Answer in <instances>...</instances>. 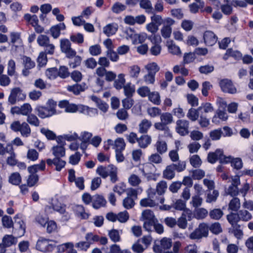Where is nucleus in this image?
Returning a JSON list of instances; mask_svg holds the SVG:
<instances>
[{
	"label": "nucleus",
	"mask_w": 253,
	"mask_h": 253,
	"mask_svg": "<svg viewBox=\"0 0 253 253\" xmlns=\"http://www.w3.org/2000/svg\"><path fill=\"white\" fill-rule=\"evenodd\" d=\"M14 224L11 217L4 215L1 220L3 226L7 228L13 227V233L17 237L23 236L25 233L26 226L22 218L21 214H17L14 216Z\"/></svg>",
	"instance_id": "nucleus-1"
},
{
	"label": "nucleus",
	"mask_w": 253,
	"mask_h": 253,
	"mask_svg": "<svg viewBox=\"0 0 253 253\" xmlns=\"http://www.w3.org/2000/svg\"><path fill=\"white\" fill-rule=\"evenodd\" d=\"M56 102L52 99H49L46 103V106L39 105L35 110L40 118L45 119L56 114Z\"/></svg>",
	"instance_id": "nucleus-2"
},
{
	"label": "nucleus",
	"mask_w": 253,
	"mask_h": 253,
	"mask_svg": "<svg viewBox=\"0 0 253 253\" xmlns=\"http://www.w3.org/2000/svg\"><path fill=\"white\" fill-rule=\"evenodd\" d=\"M96 171L103 178H105L109 176L112 183H115L118 180L117 168L112 165L107 167L99 166L97 168Z\"/></svg>",
	"instance_id": "nucleus-3"
},
{
	"label": "nucleus",
	"mask_w": 253,
	"mask_h": 253,
	"mask_svg": "<svg viewBox=\"0 0 253 253\" xmlns=\"http://www.w3.org/2000/svg\"><path fill=\"white\" fill-rule=\"evenodd\" d=\"M154 190L151 189L148 192V197L142 199L140 202V205L143 207H154L158 204V202L163 204L165 199L163 197H161L160 199L156 198V193L153 191Z\"/></svg>",
	"instance_id": "nucleus-4"
},
{
	"label": "nucleus",
	"mask_w": 253,
	"mask_h": 253,
	"mask_svg": "<svg viewBox=\"0 0 253 253\" xmlns=\"http://www.w3.org/2000/svg\"><path fill=\"white\" fill-rule=\"evenodd\" d=\"M175 23V21L171 18L167 17L164 19V24L161 29L162 37L165 39L170 37L172 33V26Z\"/></svg>",
	"instance_id": "nucleus-5"
},
{
	"label": "nucleus",
	"mask_w": 253,
	"mask_h": 253,
	"mask_svg": "<svg viewBox=\"0 0 253 253\" xmlns=\"http://www.w3.org/2000/svg\"><path fill=\"white\" fill-rule=\"evenodd\" d=\"M51 242H52L51 240L40 237L37 242V250L42 252L52 251L54 245L50 243Z\"/></svg>",
	"instance_id": "nucleus-6"
},
{
	"label": "nucleus",
	"mask_w": 253,
	"mask_h": 253,
	"mask_svg": "<svg viewBox=\"0 0 253 253\" xmlns=\"http://www.w3.org/2000/svg\"><path fill=\"white\" fill-rule=\"evenodd\" d=\"M189 123L185 120H178L176 122V131L181 136H185L189 133Z\"/></svg>",
	"instance_id": "nucleus-7"
},
{
	"label": "nucleus",
	"mask_w": 253,
	"mask_h": 253,
	"mask_svg": "<svg viewBox=\"0 0 253 253\" xmlns=\"http://www.w3.org/2000/svg\"><path fill=\"white\" fill-rule=\"evenodd\" d=\"M231 185L226 190V193L232 197L237 196L239 192L238 185L240 184V178L238 176H235L231 178Z\"/></svg>",
	"instance_id": "nucleus-8"
},
{
	"label": "nucleus",
	"mask_w": 253,
	"mask_h": 253,
	"mask_svg": "<svg viewBox=\"0 0 253 253\" xmlns=\"http://www.w3.org/2000/svg\"><path fill=\"white\" fill-rule=\"evenodd\" d=\"M219 85L221 90L224 92L233 94L237 92L236 87L230 80L226 79L221 80Z\"/></svg>",
	"instance_id": "nucleus-9"
},
{
	"label": "nucleus",
	"mask_w": 253,
	"mask_h": 253,
	"mask_svg": "<svg viewBox=\"0 0 253 253\" xmlns=\"http://www.w3.org/2000/svg\"><path fill=\"white\" fill-rule=\"evenodd\" d=\"M172 246V241L171 239L166 237L163 238L160 241V245L154 246V251L156 253H163V250H168Z\"/></svg>",
	"instance_id": "nucleus-10"
},
{
	"label": "nucleus",
	"mask_w": 253,
	"mask_h": 253,
	"mask_svg": "<svg viewBox=\"0 0 253 253\" xmlns=\"http://www.w3.org/2000/svg\"><path fill=\"white\" fill-rule=\"evenodd\" d=\"M204 39L206 45L212 46L216 42L217 37L212 32L207 31L204 34Z\"/></svg>",
	"instance_id": "nucleus-11"
},
{
	"label": "nucleus",
	"mask_w": 253,
	"mask_h": 253,
	"mask_svg": "<svg viewBox=\"0 0 253 253\" xmlns=\"http://www.w3.org/2000/svg\"><path fill=\"white\" fill-rule=\"evenodd\" d=\"M106 201L101 195H95L93 196L92 206L95 209H98L105 206Z\"/></svg>",
	"instance_id": "nucleus-12"
},
{
	"label": "nucleus",
	"mask_w": 253,
	"mask_h": 253,
	"mask_svg": "<svg viewBox=\"0 0 253 253\" xmlns=\"http://www.w3.org/2000/svg\"><path fill=\"white\" fill-rule=\"evenodd\" d=\"M52 208L56 211L59 212L60 214H65L64 216L65 217V220H68L70 216L68 213L66 212L65 206L57 201H53L52 203Z\"/></svg>",
	"instance_id": "nucleus-13"
},
{
	"label": "nucleus",
	"mask_w": 253,
	"mask_h": 253,
	"mask_svg": "<svg viewBox=\"0 0 253 253\" xmlns=\"http://www.w3.org/2000/svg\"><path fill=\"white\" fill-rule=\"evenodd\" d=\"M22 95V97L24 96V93L19 87H16L12 89L10 94L8 97V102L11 104H14L17 100L18 101V95Z\"/></svg>",
	"instance_id": "nucleus-14"
},
{
	"label": "nucleus",
	"mask_w": 253,
	"mask_h": 253,
	"mask_svg": "<svg viewBox=\"0 0 253 253\" xmlns=\"http://www.w3.org/2000/svg\"><path fill=\"white\" fill-rule=\"evenodd\" d=\"M166 45L168 49V51L173 55H180L181 54L180 47L175 44L172 40H168L166 42Z\"/></svg>",
	"instance_id": "nucleus-15"
},
{
	"label": "nucleus",
	"mask_w": 253,
	"mask_h": 253,
	"mask_svg": "<svg viewBox=\"0 0 253 253\" xmlns=\"http://www.w3.org/2000/svg\"><path fill=\"white\" fill-rule=\"evenodd\" d=\"M108 145H112L115 151L123 150L125 148V143L123 138H119L114 142L111 139H108L107 141Z\"/></svg>",
	"instance_id": "nucleus-16"
},
{
	"label": "nucleus",
	"mask_w": 253,
	"mask_h": 253,
	"mask_svg": "<svg viewBox=\"0 0 253 253\" xmlns=\"http://www.w3.org/2000/svg\"><path fill=\"white\" fill-rule=\"evenodd\" d=\"M66 26L64 23H60L52 26L50 29L51 36L54 39H57L60 35V31L65 30Z\"/></svg>",
	"instance_id": "nucleus-17"
},
{
	"label": "nucleus",
	"mask_w": 253,
	"mask_h": 253,
	"mask_svg": "<svg viewBox=\"0 0 253 253\" xmlns=\"http://www.w3.org/2000/svg\"><path fill=\"white\" fill-rule=\"evenodd\" d=\"M118 29V24L112 23L107 24L103 28V33L108 37L114 35Z\"/></svg>",
	"instance_id": "nucleus-18"
},
{
	"label": "nucleus",
	"mask_w": 253,
	"mask_h": 253,
	"mask_svg": "<svg viewBox=\"0 0 253 253\" xmlns=\"http://www.w3.org/2000/svg\"><path fill=\"white\" fill-rule=\"evenodd\" d=\"M45 169V161L42 160L39 164L34 165L28 168V170L30 174H36L39 171H43Z\"/></svg>",
	"instance_id": "nucleus-19"
},
{
	"label": "nucleus",
	"mask_w": 253,
	"mask_h": 253,
	"mask_svg": "<svg viewBox=\"0 0 253 253\" xmlns=\"http://www.w3.org/2000/svg\"><path fill=\"white\" fill-rule=\"evenodd\" d=\"M75 213L78 217L86 219L88 218L89 214L85 211L84 207L82 205H77L74 208Z\"/></svg>",
	"instance_id": "nucleus-20"
},
{
	"label": "nucleus",
	"mask_w": 253,
	"mask_h": 253,
	"mask_svg": "<svg viewBox=\"0 0 253 253\" xmlns=\"http://www.w3.org/2000/svg\"><path fill=\"white\" fill-rule=\"evenodd\" d=\"M63 144L61 145L53 146L52 148V154L55 156V158H61L65 155V149L63 146Z\"/></svg>",
	"instance_id": "nucleus-21"
},
{
	"label": "nucleus",
	"mask_w": 253,
	"mask_h": 253,
	"mask_svg": "<svg viewBox=\"0 0 253 253\" xmlns=\"http://www.w3.org/2000/svg\"><path fill=\"white\" fill-rule=\"evenodd\" d=\"M139 6L141 8L144 9L147 13H154L152 4L149 0H140Z\"/></svg>",
	"instance_id": "nucleus-22"
},
{
	"label": "nucleus",
	"mask_w": 253,
	"mask_h": 253,
	"mask_svg": "<svg viewBox=\"0 0 253 253\" xmlns=\"http://www.w3.org/2000/svg\"><path fill=\"white\" fill-rule=\"evenodd\" d=\"M163 177L168 180L173 179L175 176V170L173 166L169 165L166 168L163 172Z\"/></svg>",
	"instance_id": "nucleus-23"
},
{
	"label": "nucleus",
	"mask_w": 253,
	"mask_h": 253,
	"mask_svg": "<svg viewBox=\"0 0 253 253\" xmlns=\"http://www.w3.org/2000/svg\"><path fill=\"white\" fill-rule=\"evenodd\" d=\"M137 142L142 148H146L151 142V137L148 135H143L137 139Z\"/></svg>",
	"instance_id": "nucleus-24"
},
{
	"label": "nucleus",
	"mask_w": 253,
	"mask_h": 253,
	"mask_svg": "<svg viewBox=\"0 0 253 253\" xmlns=\"http://www.w3.org/2000/svg\"><path fill=\"white\" fill-rule=\"evenodd\" d=\"M152 126L151 121L143 119L139 124L138 131L140 133H147L148 129L150 128Z\"/></svg>",
	"instance_id": "nucleus-25"
},
{
	"label": "nucleus",
	"mask_w": 253,
	"mask_h": 253,
	"mask_svg": "<svg viewBox=\"0 0 253 253\" xmlns=\"http://www.w3.org/2000/svg\"><path fill=\"white\" fill-rule=\"evenodd\" d=\"M198 108L200 115H205V114L212 112L213 110L211 104L208 102L202 104Z\"/></svg>",
	"instance_id": "nucleus-26"
},
{
	"label": "nucleus",
	"mask_w": 253,
	"mask_h": 253,
	"mask_svg": "<svg viewBox=\"0 0 253 253\" xmlns=\"http://www.w3.org/2000/svg\"><path fill=\"white\" fill-rule=\"evenodd\" d=\"M155 147L159 154H163L167 152L168 148L167 144L165 141L158 140L155 144Z\"/></svg>",
	"instance_id": "nucleus-27"
},
{
	"label": "nucleus",
	"mask_w": 253,
	"mask_h": 253,
	"mask_svg": "<svg viewBox=\"0 0 253 253\" xmlns=\"http://www.w3.org/2000/svg\"><path fill=\"white\" fill-rule=\"evenodd\" d=\"M222 154V149H218L214 152L210 153L208 156L209 162L211 164L215 163L217 160H219V157Z\"/></svg>",
	"instance_id": "nucleus-28"
},
{
	"label": "nucleus",
	"mask_w": 253,
	"mask_h": 253,
	"mask_svg": "<svg viewBox=\"0 0 253 253\" xmlns=\"http://www.w3.org/2000/svg\"><path fill=\"white\" fill-rule=\"evenodd\" d=\"M17 242V238L12 235H6L3 238L2 243L6 248L9 247L12 245L15 244Z\"/></svg>",
	"instance_id": "nucleus-29"
},
{
	"label": "nucleus",
	"mask_w": 253,
	"mask_h": 253,
	"mask_svg": "<svg viewBox=\"0 0 253 253\" xmlns=\"http://www.w3.org/2000/svg\"><path fill=\"white\" fill-rule=\"evenodd\" d=\"M240 221H248L252 218V214L246 210H241L237 212Z\"/></svg>",
	"instance_id": "nucleus-30"
},
{
	"label": "nucleus",
	"mask_w": 253,
	"mask_h": 253,
	"mask_svg": "<svg viewBox=\"0 0 253 253\" xmlns=\"http://www.w3.org/2000/svg\"><path fill=\"white\" fill-rule=\"evenodd\" d=\"M157 219L153 213L150 210H145L141 213L140 220L141 221L151 220Z\"/></svg>",
	"instance_id": "nucleus-31"
},
{
	"label": "nucleus",
	"mask_w": 253,
	"mask_h": 253,
	"mask_svg": "<svg viewBox=\"0 0 253 253\" xmlns=\"http://www.w3.org/2000/svg\"><path fill=\"white\" fill-rule=\"evenodd\" d=\"M126 80L125 79V75L120 74L118 76V78L116 79L114 83V86L118 90H119L125 86Z\"/></svg>",
	"instance_id": "nucleus-32"
},
{
	"label": "nucleus",
	"mask_w": 253,
	"mask_h": 253,
	"mask_svg": "<svg viewBox=\"0 0 253 253\" xmlns=\"http://www.w3.org/2000/svg\"><path fill=\"white\" fill-rule=\"evenodd\" d=\"M168 188L167 183L164 180H161L156 185V192L159 196H162L165 194Z\"/></svg>",
	"instance_id": "nucleus-33"
},
{
	"label": "nucleus",
	"mask_w": 253,
	"mask_h": 253,
	"mask_svg": "<svg viewBox=\"0 0 253 253\" xmlns=\"http://www.w3.org/2000/svg\"><path fill=\"white\" fill-rule=\"evenodd\" d=\"M218 196L219 192L217 190H213L212 192L209 191L206 196V202L208 203L215 202Z\"/></svg>",
	"instance_id": "nucleus-34"
},
{
	"label": "nucleus",
	"mask_w": 253,
	"mask_h": 253,
	"mask_svg": "<svg viewBox=\"0 0 253 253\" xmlns=\"http://www.w3.org/2000/svg\"><path fill=\"white\" fill-rule=\"evenodd\" d=\"M122 231H119L117 229H112L109 232V236L110 239L114 242H118L121 240L120 234Z\"/></svg>",
	"instance_id": "nucleus-35"
},
{
	"label": "nucleus",
	"mask_w": 253,
	"mask_h": 253,
	"mask_svg": "<svg viewBox=\"0 0 253 253\" xmlns=\"http://www.w3.org/2000/svg\"><path fill=\"white\" fill-rule=\"evenodd\" d=\"M228 221L231 224L233 228L238 226V222L240 221L238 213H231L227 215Z\"/></svg>",
	"instance_id": "nucleus-36"
},
{
	"label": "nucleus",
	"mask_w": 253,
	"mask_h": 253,
	"mask_svg": "<svg viewBox=\"0 0 253 253\" xmlns=\"http://www.w3.org/2000/svg\"><path fill=\"white\" fill-rule=\"evenodd\" d=\"M129 75L130 78L136 79L140 73V68L137 65H132L128 68Z\"/></svg>",
	"instance_id": "nucleus-37"
},
{
	"label": "nucleus",
	"mask_w": 253,
	"mask_h": 253,
	"mask_svg": "<svg viewBox=\"0 0 253 253\" xmlns=\"http://www.w3.org/2000/svg\"><path fill=\"white\" fill-rule=\"evenodd\" d=\"M203 201V198L199 195H196L192 197L190 204L196 209L202 205Z\"/></svg>",
	"instance_id": "nucleus-38"
},
{
	"label": "nucleus",
	"mask_w": 253,
	"mask_h": 253,
	"mask_svg": "<svg viewBox=\"0 0 253 253\" xmlns=\"http://www.w3.org/2000/svg\"><path fill=\"white\" fill-rule=\"evenodd\" d=\"M208 214V211L205 208H197L194 211V216L198 219L205 218Z\"/></svg>",
	"instance_id": "nucleus-39"
},
{
	"label": "nucleus",
	"mask_w": 253,
	"mask_h": 253,
	"mask_svg": "<svg viewBox=\"0 0 253 253\" xmlns=\"http://www.w3.org/2000/svg\"><path fill=\"white\" fill-rule=\"evenodd\" d=\"M8 181L13 185H18L21 182V177L18 172H13L9 176Z\"/></svg>",
	"instance_id": "nucleus-40"
},
{
	"label": "nucleus",
	"mask_w": 253,
	"mask_h": 253,
	"mask_svg": "<svg viewBox=\"0 0 253 253\" xmlns=\"http://www.w3.org/2000/svg\"><path fill=\"white\" fill-rule=\"evenodd\" d=\"M126 6L120 2H116L113 4L111 10L113 13L119 14L125 10Z\"/></svg>",
	"instance_id": "nucleus-41"
},
{
	"label": "nucleus",
	"mask_w": 253,
	"mask_h": 253,
	"mask_svg": "<svg viewBox=\"0 0 253 253\" xmlns=\"http://www.w3.org/2000/svg\"><path fill=\"white\" fill-rule=\"evenodd\" d=\"M223 215V211L220 209H214L210 211L209 215L211 218L219 220Z\"/></svg>",
	"instance_id": "nucleus-42"
},
{
	"label": "nucleus",
	"mask_w": 253,
	"mask_h": 253,
	"mask_svg": "<svg viewBox=\"0 0 253 253\" xmlns=\"http://www.w3.org/2000/svg\"><path fill=\"white\" fill-rule=\"evenodd\" d=\"M200 116V114L198 108L197 109L192 108H190L187 114V118L192 122L196 121Z\"/></svg>",
	"instance_id": "nucleus-43"
},
{
	"label": "nucleus",
	"mask_w": 253,
	"mask_h": 253,
	"mask_svg": "<svg viewBox=\"0 0 253 253\" xmlns=\"http://www.w3.org/2000/svg\"><path fill=\"white\" fill-rule=\"evenodd\" d=\"M161 121L166 126L173 122V117L169 113H163L160 115Z\"/></svg>",
	"instance_id": "nucleus-44"
},
{
	"label": "nucleus",
	"mask_w": 253,
	"mask_h": 253,
	"mask_svg": "<svg viewBox=\"0 0 253 253\" xmlns=\"http://www.w3.org/2000/svg\"><path fill=\"white\" fill-rule=\"evenodd\" d=\"M149 100L156 105H160L161 101L160 95L157 91L151 92L148 96Z\"/></svg>",
	"instance_id": "nucleus-45"
},
{
	"label": "nucleus",
	"mask_w": 253,
	"mask_h": 253,
	"mask_svg": "<svg viewBox=\"0 0 253 253\" xmlns=\"http://www.w3.org/2000/svg\"><path fill=\"white\" fill-rule=\"evenodd\" d=\"M148 73L154 74H156L160 70V68L156 62H151L145 67Z\"/></svg>",
	"instance_id": "nucleus-46"
},
{
	"label": "nucleus",
	"mask_w": 253,
	"mask_h": 253,
	"mask_svg": "<svg viewBox=\"0 0 253 253\" xmlns=\"http://www.w3.org/2000/svg\"><path fill=\"white\" fill-rule=\"evenodd\" d=\"M85 239L89 245L90 246L95 242L99 241V237L96 234H94L92 232H89L85 234Z\"/></svg>",
	"instance_id": "nucleus-47"
},
{
	"label": "nucleus",
	"mask_w": 253,
	"mask_h": 253,
	"mask_svg": "<svg viewBox=\"0 0 253 253\" xmlns=\"http://www.w3.org/2000/svg\"><path fill=\"white\" fill-rule=\"evenodd\" d=\"M37 42L40 46L44 48L50 43L49 38L44 35H41L38 37Z\"/></svg>",
	"instance_id": "nucleus-48"
},
{
	"label": "nucleus",
	"mask_w": 253,
	"mask_h": 253,
	"mask_svg": "<svg viewBox=\"0 0 253 253\" xmlns=\"http://www.w3.org/2000/svg\"><path fill=\"white\" fill-rule=\"evenodd\" d=\"M240 201L238 198H233L229 204V209L233 211H236L240 208Z\"/></svg>",
	"instance_id": "nucleus-49"
},
{
	"label": "nucleus",
	"mask_w": 253,
	"mask_h": 253,
	"mask_svg": "<svg viewBox=\"0 0 253 253\" xmlns=\"http://www.w3.org/2000/svg\"><path fill=\"white\" fill-rule=\"evenodd\" d=\"M23 64L25 68L32 69L35 67V63L31 58L26 56H23L22 58Z\"/></svg>",
	"instance_id": "nucleus-50"
},
{
	"label": "nucleus",
	"mask_w": 253,
	"mask_h": 253,
	"mask_svg": "<svg viewBox=\"0 0 253 253\" xmlns=\"http://www.w3.org/2000/svg\"><path fill=\"white\" fill-rule=\"evenodd\" d=\"M22 136L24 137H28L31 134V128L29 125L25 122H23L21 124L20 131Z\"/></svg>",
	"instance_id": "nucleus-51"
},
{
	"label": "nucleus",
	"mask_w": 253,
	"mask_h": 253,
	"mask_svg": "<svg viewBox=\"0 0 253 253\" xmlns=\"http://www.w3.org/2000/svg\"><path fill=\"white\" fill-rule=\"evenodd\" d=\"M27 159L35 162L38 159L39 153L34 149H29L26 155Z\"/></svg>",
	"instance_id": "nucleus-52"
},
{
	"label": "nucleus",
	"mask_w": 253,
	"mask_h": 253,
	"mask_svg": "<svg viewBox=\"0 0 253 253\" xmlns=\"http://www.w3.org/2000/svg\"><path fill=\"white\" fill-rule=\"evenodd\" d=\"M27 122L32 126H39L40 121L38 117L34 114H30L27 116Z\"/></svg>",
	"instance_id": "nucleus-53"
},
{
	"label": "nucleus",
	"mask_w": 253,
	"mask_h": 253,
	"mask_svg": "<svg viewBox=\"0 0 253 253\" xmlns=\"http://www.w3.org/2000/svg\"><path fill=\"white\" fill-rule=\"evenodd\" d=\"M45 75L47 78L53 80L58 77V70L56 68H51L46 70Z\"/></svg>",
	"instance_id": "nucleus-54"
},
{
	"label": "nucleus",
	"mask_w": 253,
	"mask_h": 253,
	"mask_svg": "<svg viewBox=\"0 0 253 253\" xmlns=\"http://www.w3.org/2000/svg\"><path fill=\"white\" fill-rule=\"evenodd\" d=\"M176 224L181 229H186L187 226V221L186 219V214L183 213L181 216L178 218L177 220Z\"/></svg>",
	"instance_id": "nucleus-55"
},
{
	"label": "nucleus",
	"mask_w": 253,
	"mask_h": 253,
	"mask_svg": "<svg viewBox=\"0 0 253 253\" xmlns=\"http://www.w3.org/2000/svg\"><path fill=\"white\" fill-rule=\"evenodd\" d=\"M41 132L45 135L48 140H54L56 138L55 133L48 129L44 127L42 128L41 129Z\"/></svg>",
	"instance_id": "nucleus-56"
},
{
	"label": "nucleus",
	"mask_w": 253,
	"mask_h": 253,
	"mask_svg": "<svg viewBox=\"0 0 253 253\" xmlns=\"http://www.w3.org/2000/svg\"><path fill=\"white\" fill-rule=\"evenodd\" d=\"M222 131L221 128H218L211 131L210 136L212 140H219L222 136Z\"/></svg>",
	"instance_id": "nucleus-57"
},
{
	"label": "nucleus",
	"mask_w": 253,
	"mask_h": 253,
	"mask_svg": "<svg viewBox=\"0 0 253 253\" xmlns=\"http://www.w3.org/2000/svg\"><path fill=\"white\" fill-rule=\"evenodd\" d=\"M15 62L13 59H10L8 62L7 64V74L10 76H14L16 71Z\"/></svg>",
	"instance_id": "nucleus-58"
},
{
	"label": "nucleus",
	"mask_w": 253,
	"mask_h": 253,
	"mask_svg": "<svg viewBox=\"0 0 253 253\" xmlns=\"http://www.w3.org/2000/svg\"><path fill=\"white\" fill-rule=\"evenodd\" d=\"M32 111L31 105L29 103H24L20 106V115L27 116Z\"/></svg>",
	"instance_id": "nucleus-59"
},
{
	"label": "nucleus",
	"mask_w": 253,
	"mask_h": 253,
	"mask_svg": "<svg viewBox=\"0 0 253 253\" xmlns=\"http://www.w3.org/2000/svg\"><path fill=\"white\" fill-rule=\"evenodd\" d=\"M140 242V240H138L137 242L132 245L131 249L134 253H142L146 250V248L143 246L141 245Z\"/></svg>",
	"instance_id": "nucleus-60"
},
{
	"label": "nucleus",
	"mask_w": 253,
	"mask_h": 253,
	"mask_svg": "<svg viewBox=\"0 0 253 253\" xmlns=\"http://www.w3.org/2000/svg\"><path fill=\"white\" fill-rule=\"evenodd\" d=\"M128 180L129 183L133 186H136L141 182V180L140 177L135 174H131Z\"/></svg>",
	"instance_id": "nucleus-61"
},
{
	"label": "nucleus",
	"mask_w": 253,
	"mask_h": 253,
	"mask_svg": "<svg viewBox=\"0 0 253 253\" xmlns=\"http://www.w3.org/2000/svg\"><path fill=\"white\" fill-rule=\"evenodd\" d=\"M190 163L194 168H198L202 164V161L197 155H194L190 158Z\"/></svg>",
	"instance_id": "nucleus-62"
},
{
	"label": "nucleus",
	"mask_w": 253,
	"mask_h": 253,
	"mask_svg": "<svg viewBox=\"0 0 253 253\" xmlns=\"http://www.w3.org/2000/svg\"><path fill=\"white\" fill-rule=\"evenodd\" d=\"M129 214L126 211L120 212L117 214V220L121 223H126L129 219Z\"/></svg>",
	"instance_id": "nucleus-63"
},
{
	"label": "nucleus",
	"mask_w": 253,
	"mask_h": 253,
	"mask_svg": "<svg viewBox=\"0 0 253 253\" xmlns=\"http://www.w3.org/2000/svg\"><path fill=\"white\" fill-rule=\"evenodd\" d=\"M123 205L124 208L126 209H131L135 205L134 199L127 196L124 199Z\"/></svg>",
	"instance_id": "nucleus-64"
}]
</instances>
